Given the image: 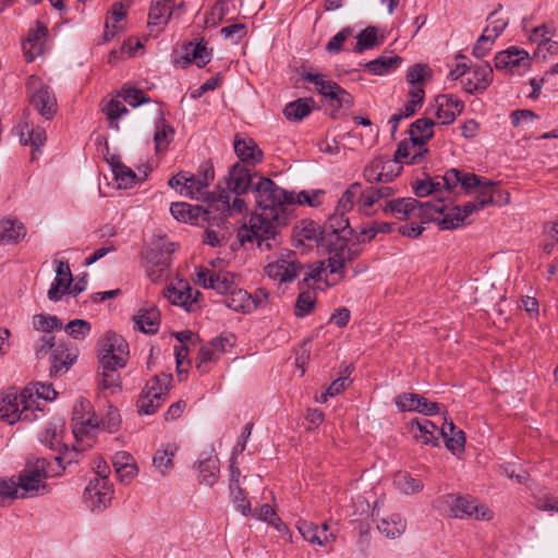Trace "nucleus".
I'll use <instances>...</instances> for the list:
<instances>
[{"instance_id":"nucleus-1","label":"nucleus","mask_w":558,"mask_h":558,"mask_svg":"<svg viewBox=\"0 0 558 558\" xmlns=\"http://www.w3.org/2000/svg\"><path fill=\"white\" fill-rule=\"evenodd\" d=\"M254 194L260 211L238 229L236 236L242 246L255 242L260 251H272L282 243L280 228L287 225V207L294 205V193L260 177Z\"/></svg>"},{"instance_id":"nucleus-2","label":"nucleus","mask_w":558,"mask_h":558,"mask_svg":"<svg viewBox=\"0 0 558 558\" xmlns=\"http://www.w3.org/2000/svg\"><path fill=\"white\" fill-rule=\"evenodd\" d=\"M345 214L336 209L323 225L326 248L329 253L327 262L331 275L330 279H326L328 287H335L344 279L345 265L357 258L362 252L361 248L349 246L348 235L353 234V228Z\"/></svg>"},{"instance_id":"nucleus-3","label":"nucleus","mask_w":558,"mask_h":558,"mask_svg":"<svg viewBox=\"0 0 558 558\" xmlns=\"http://www.w3.org/2000/svg\"><path fill=\"white\" fill-rule=\"evenodd\" d=\"M129 357V351H105L99 356L97 380L101 391L110 395L121 391V376L118 371L126 366Z\"/></svg>"},{"instance_id":"nucleus-4","label":"nucleus","mask_w":558,"mask_h":558,"mask_svg":"<svg viewBox=\"0 0 558 558\" xmlns=\"http://www.w3.org/2000/svg\"><path fill=\"white\" fill-rule=\"evenodd\" d=\"M172 375L160 373L153 376L143 388L136 402L140 414L151 415L166 401L172 386Z\"/></svg>"},{"instance_id":"nucleus-5","label":"nucleus","mask_w":558,"mask_h":558,"mask_svg":"<svg viewBox=\"0 0 558 558\" xmlns=\"http://www.w3.org/2000/svg\"><path fill=\"white\" fill-rule=\"evenodd\" d=\"M26 90L31 106L47 121H51L58 112V100L50 86L36 75L26 82Z\"/></svg>"},{"instance_id":"nucleus-6","label":"nucleus","mask_w":558,"mask_h":558,"mask_svg":"<svg viewBox=\"0 0 558 558\" xmlns=\"http://www.w3.org/2000/svg\"><path fill=\"white\" fill-rule=\"evenodd\" d=\"M49 461L37 458L34 463L28 462L19 477L21 497H32L46 493V478L48 477Z\"/></svg>"},{"instance_id":"nucleus-7","label":"nucleus","mask_w":558,"mask_h":558,"mask_svg":"<svg viewBox=\"0 0 558 558\" xmlns=\"http://www.w3.org/2000/svg\"><path fill=\"white\" fill-rule=\"evenodd\" d=\"M302 78L308 83L315 85L316 90L328 98L329 100L336 101L333 107L336 110L342 108L350 109L354 105L353 96L341 87L338 83L327 80L326 75L322 73L304 72Z\"/></svg>"},{"instance_id":"nucleus-8","label":"nucleus","mask_w":558,"mask_h":558,"mask_svg":"<svg viewBox=\"0 0 558 558\" xmlns=\"http://www.w3.org/2000/svg\"><path fill=\"white\" fill-rule=\"evenodd\" d=\"M444 502L450 507V513L454 518H474L476 520L489 521L493 519V511L485 505L480 504L470 496L447 495Z\"/></svg>"},{"instance_id":"nucleus-9","label":"nucleus","mask_w":558,"mask_h":558,"mask_svg":"<svg viewBox=\"0 0 558 558\" xmlns=\"http://www.w3.org/2000/svg\"><path fill=\"white\" fill-rule=\"evenodd\" d=\"M209 208L213 210L211 223H222L232 213L242 214L246 210V204L241 195L231 197L229 192H220L217 196L210 195L208 202Z\"/></svg>"},{"instance_id":"nucleus-10","label":"nucleus","mask_w":558,"mask_h":558,"mask_svg":"<svg viewBox=\"0 0 558 558\" xmlns=\"http://www.w3.org/2000/svg\"><path fill=\"white\" fill-rule=\"evenodd\" d=\"M434 126L435 122L429 118H418L411 123L409 135L414 144H420V151L414 153L409 163L418 165L426 158L429 153L426 144L434 137Z\"/></svg>"},{"instance_id":"nucleus-11","label":"nucleus","mask_w":558,"mask_h":558,"mask_svg":"<svg viewBox=\"0 0 558 558\" xmlns=\"http://www.w3.org/2000/svg\"><path fill=\"white\" fill-rule=\"evenodd\" d=\"M494 63L497 70H507L512 74H521L530 69L531 58L525 50L512 46L497 52Z\"/></svg>"},{"instance_id":"nucleus-12","label":"nucleus","mask_w":558,"mask_h":558,"mask_svg":"<svg viewBox=\"0 0 558 558\" xmlns=\"http://www.w3.org/2000/svg\"><path fill=\"white\" fill-rule=\"evenodd\" d=\"M112 496V485L104 480H90L84 492L86 505L94 512H101L108 508Z\"/></svg>"},{"instance_id":"nucleus-13","label":"nucleus","mask_w":558,"mask_h":558,"mask_svg":"<svg viewBox=\"0 0 558 558\" xmlns=\"http://www.w3.org/2000/svg\"><path fill=\"white\" fill-rule=\"evenodd\" d=\"M292 252H288L287 258L279 257L277 260L269 263L265 267V274L280 283L293 281L302 270V264L293 257Z\"/></svg>"},{"instance_id":"nucleus-14","label":"nucleus","mask_w":558,"mask_h":558,"mask_svg":"<svg viewBox=\"0 0 558 558\" xmlns=\"http://www.w3.org/2000/svg\"><path fill=\"white\" fill-rule=\"evenodd\" d=\"M170 213L174 219L190 225H198L199 221L211 223L213 210L209 204L206 207L190 205L183 202L172 203Z\"/></svg>"},{"instance_id":"nucleus-15","label":"nucleus","mask_w":558,"mask_h":558,"mask_svg":"<svg viewBox=\"0 0 558 558\" xmlns=\"http://www.w3.org/2000/svg\"><path fill=\"white\" fill-rule=\"evenodd\" d=\"M99 423L95 415H88L81 421H72V432L75 437L74 449L77 451L86 450L94 446Z\"/></svg>"},{"instance_id":"nucleus-16","label":"nucleus","mask_w":558,"mask_h":558,"mask_svg":"<svg viewBox=\"0 0 558 558\" xmlns=\"http://www.w3.org/2000/svg\"><path fill=\"white\" fill-rule=\"evenodd\" d=\"M471 75L462 81L463 89L470 95L483 94L492 84L494 71L488 62L471 66Z\"/></svg>"},{"instance_id":"nucleus-17","label":"nucleus","mask_w":558,"mask_h":558,"mask_svg":"<svg viewBox=\"0 0 558 558\" xmlns=\"http://www.w3.org/2000/svg\"><path fill=\"white\" fill-rule=\"evenodd\" d=\"M435 116L441 124L449 125L464 109V102L452 94H441L435 97Z\"/></svg>"},{"instance_id":"nucleus-18","label":"nucleus","mask_w":558,"mask_h":558,"mask_svg":"<svg viewBox=\"0 0 558 558\" xmlns=\"http://www.w3.org/2000/svg\"><path fill=\"white\" fill-rule=\"evenodd\" d=\"M47 35V26L37 21L36 27L29 29L26 39L22 43V49L26 62H33L37 57L44 53Z\"/></svg>"},{"instance_id":"nucleus-19","label":"nucleus","mask_w":558,"mask_h":558,"mask_svg":"<svg viewBox=\"0 0 558 558\" xmlns=\"http://www.w3.org/2000/svg\"><path fill=\"white\" fill-rule=\"evenodd\" d=\"M233 148L242 163L255 167L264 159L263 150L252 137H242L240 134H235Z\"/></svg>"},{"instance_id":"nucleus-20","label":"nucleus","mask_w":558,"mask_h":558,"mask_svg":"<svg viewBox=\"0 0 558 558\" xmlns=\"http://www.w3.org/2000/svg\"><path fill=\"white\" fill-rule=\"evenodd\" d=\"M252 186V174L250 169L244 165L236 162L230 170L227 178V190L221 192H229L234 195H243L248 192Z\"/></svg>"},{"instance_id":"nucleus-21","label":"nucleus","mask_w":558,"mask_h":558,"mask_svg":"<svg viewBox=\"0 0 558 558\" xmlns=\"http://www.w3.org/2000/svg\"><path fill=\"white\" fill-rule=\"evenodd\" d=\"M183 56L182 66L185 68L192 63H195L198 68H204L211 60V49L207 48V43L204 38H199L198 41H189L182 46Z\"/></svg>"},{"instance_id":"nucleus-22","label":"nucleus","mask_w":558,"mask_h":558,"mask_svg":"<svg viewBox=\"0 0 558 558\" xmlns=\"http://www.w3.org/2000/svg\"><path fill=\"white\" fill-rule=\"evenodd\" d=\"M198 291L193 294V289L187 282L180 281L178 287L170 286L165 292V296L173 304L183 307L186 312H193Z\"/></svg>"},{"instance_id":"nucleus-23","label":"nucleus","mask_w":558,"mask_h":558,"mask_svg":"<svg viewBox=\"0 0 558 558\" xmlns=\"http://www.w3.org/2000/svg\"><path fill=\"white\" fill-rule=\"evenodd\" d=\"M56 264V277L47 293L48 299L52 302L60 301L73 282L69 263L57 260Z\"/></svg>"},{"instance_id":"nucleus-24","label":"nucleus","mask_w":558,"mask_h":558,"mask_svg":"<svg viewBox=\"0 0 558 558\" xmlns=\"http://www.w3.org/2000/svg\"><path fill=\"white\" fill-rule=\"evenodd\" d=\"M21 393H7L0 399V418L9 424L21 420H29L24 404L20 400Z\"/></svg>"},{"instance_id":"nucleus-25","label":"nucleus","mask_w":558,"mask_h":558,"mask_svg":"<svg viewBox=\"0 0 558 558\" xmlns=\"http://www.w3.org/2000/svg\"><path fill=\"white\" fill-rule=\"evenodd\" d=\"M28 116L29 112L25 109L23 111L22 121L16 126L19 130L20 143L23 146L39 148L47 140L46 130L39 125L31 126L27 121Z\"/></svg>"},{"instance_id":"nucleus-26","label":"nucleus","mask_w":558,"mask_h":558,"mask_svg":"<svg viewBox=\"0 0 558 558\" xmlns=\"http://www.w3.org/2000/svg\"><path fill=\"white\" fill-rule=\"evenodd\" d=\"M418 201L413 197H398L388 199L381 207L385 215L393 216L399 220H407L411 216H414L415 206Z\"/></svg>"},{"instance_id":"nucleus-27","label":"nucleus","mask_w":558,"mask_h":558,"mask_svg":"<svg viewBox=\"0 0 558 558\" xmlns=\"http://www.w3.org/2000/svg\"><path fill=\"white\" fill-rule=\"evenodd\" d=\"M174 128L166 120L163 111L160 110L155 123V151L161 153L167 150L174 138Z\"/></svg>"},{"instance_id":"nucleus-28","label":"nucleus","mask_w":558,"mask_h":558,"mask_svg":"<svg viewBox=\"0 0 558 558\" xmlns=\"http://www.w3.org/2000/svg\"><path fill=\"white\" fill-rule=\"evenodd\" d=\"M26 235V228L16 218L5 217L0 220V244H16Z\"/></svg>"},{"instance_id":"nucleus-29","label":"nucleus","mask_w":558,"mask_h":558,"mask_svg":"<svg viewBox=\"0 0 558 558\" xmlns=\"http://www.w3.org/2000/svg\"><path fill=\"white\" fill-rule=\"evenodd\" d=\"M296 527L303 538L314 545L326 546L335 541L336 536L332 533L320 531L319 526L306 520H300Z\"/></svg>"},{"instance_id":"nucleus-30","label":"nucleus","mask_w":558,"mask_h":558,"mask_svg":"<svg viewBox=\"0 0 558 558\" xmlns=\"http://www.w3.org/2000/svg\"><path fill=\"white\" fill-rule=\"evenodd\" d=\"M410 428L413 437L423 445L438 446L436 436L437 426L427 418H415L410 422Z\"/></svg>"},{"instance_id":"nucleus-31","label":"nucleus","mask_w":558,"mask_h":558,"mask_svg":"<svg viewBox=\"0 0 558 558\" xmlns=\"http://www.w3.org/2000/svg\"><path fill=\"white\" fill-rule=\"evenodd\" d=\"M133 319L140 331L147 335H154L159 329L160 313L156 306L141 308Z\"/></svg>"},{"instance_id":"nucleus-32","label":"nucleus","mask_w":558,"mask_h":558,"mask_svg":"<svg viewBox=\"0 0 558 558\" xmlns=\"http://www.w3.org/2000/svg\"><path fill=\"white\" fill-rule=\"evenodd\" d=\"M34 396L41 398L45 401H51L56 399L57 391L53 389L51 384L36 383L29 387H26L21 391V402L24 404V409H31L34 404Z\"/></svg>"},{"instance_id":"nucleus-33","label":"nucleus","mask_w":558,"mask_h":558,"mask_svg":"<svg viewBox=\"0 0 558 558\" xmlns=\"http://www.w3.org/2000/svg\"><path fill=\"white\" fill-rule=\"evenodd\" d=\"M440 435L445 445L452 453L461 452L464 449L465 436L462 429H459L452 421L445 422L440 428Z\"/></svg>"},{"instance_id":"nucleus-34","label":"nucleus","mask_w":558,"mask_h":558,"mask_svg":"<svg viewBox=\"0 0 558 558\" xmlns=\"http://www.w3.org/2000/svg\"><path fill=\"white\" fill-rule=\"evenodd\" d=\"M294 233L301 243L308 241L318 244L320 242L326 246L324 228L314 220H302L301 225L294 228Z\"/></svg>"},{"instance_id":"nucleus-35","label":"nucleus","mask_w":558,"mask_h":558,"mask_svg":"<svg viewBox=\"0 0 558 558\" xmlns=\"http://www.w3.org/2000/svg\"><path fill=\"white\" fill-rule=\"evenodd\" d=\"M126 17V10L122 2H114L107 14V20L105 23L104 31V41H111L117 34L120 32L121 27L118 25L121 21Z\"/></svg>"},{"instance_id":"nucleus-36","label":"nucleus","mask_w":558,"mask_h":558,"mask_svg":"<svg viewBox=\"0 0 558 558\" xmlns=\"http://www.w3.org/2000/svg\"><path fill=\"white\" fill-rule=\"evenodd\" d=\"M223 303L232 311L241 313H252L255 311V304L252 301L251 294L240 288L234 287L227 296Z\"/></svg>"},{"instance_id":"nucleus-37","label":"nucleus","mask_w":558,"mask_h":558,"mask_svg":"<svg viewBox=\"0 0 558 558\" xmlns=\"http://www.w3.org/2000/svg\"><path fill=\"white\" fill-rule=\"evenodd\" d=\"M198 483L206 486H214L220 474L219 459L216 456H209L198 461Z\"/></svg>"},{"instance_id":"nucleus-38","label":"nucleus","mask_w":558,"mask_h":558,"mask_svg":"<svg viewBox=\"0 0 558 558\" xmlns=\"http://www.w3.org/2000/svg\"><path fill=\"white\" fill-rule=\"evenodd\" d=\"M314 104L315 101L311 97L299 98L286 105L283 114L289 121L300 122L312 113Z\"/></svg>"},{"instance_id":"nucleus-39","label":"nucleus","mask_w":558,"mask_h":558,"mask_svg":"<svg viewBox=\"0 0 558 558\" xmlns=\"http://www.w3.org/2000/svg\"><path fill=\"white\" fill-rule=\"evenodd\" d=\"M447 206L445 205L442 199H438L436 202L427 201L420 202L415 206L414 217L420 218L422 223H427L430 221L440 220L439 216L444 214Z\"/></svg>"},{"instance_id":"nucleus-40","label":"nucleus","mask_w":558,"mask_h":558,"mask_svg":"<svg viewBox=\"0 0 558 558\" xmlns=\"http://www.w3.org/2000/svg\"><path fill=\"white\" fill-rule=\"evenodd\" d=\"M402 63V58L398 54H381L364 64L365 70L374 75H386L397 69Z\"/></svg>"},{"instance_id":"nucleus-41","label":"nucleus","mask_w":558,"mask_h":558,"mask_svg":"<svg viewBox=\"0 0 558 558\" xmlns=\"http://www.w3.org/2000/svg\"><path fill=\"white\" fill-rule=\"evenodd\" d=\"M76 359L77 354L72 351H51L48 357L50 376H59L68 372Z\"/></svg>"},{"instance_id":"nucleus-42","label":"nucleus","mask_w":558,"mask_h":558,"mask_svg":"<svg viewBox=\"0 0 558 558\" xmlns=\"http://www.w3.org/2000/svg\"><path fill=\"white\" fill-rule=\"evenodd\" d=\"M173 4L174 0H153L148 12L149 24H167L171 19Z\"/></svg>"},{"instance_id":"nucleus-43","label":"nucleus","mask_w":558,"mask_h":558,"mask_svg":"<svg viewBox=\"0 0 558 558\" xmlns=\"http://www.w3.org/2000/svg\"><path fill=\"white\" fill-rule=\"evenodd\" d=\"M178 447L173 444H167L158 449L153 457V465L162 475L167 474L173 468V458Z\"/></svg>"},{"instance_id":"nucleus-44","label":"nucleus","mask_w":558,"mask_h":558,"mask_svg":"<svg viewBox=\"0 0 558 558\" xmlns=\"http://www.w3.org/2000/svg\"><path fill=\"white\" fill-rule=\"evenodd\" d=\"M405 520L400 514H391L388 518H383L377 524L378 531L387 538L395 539L405 531Z\"/></svg>"},{"instance_id":"nucleus-45","label":"nucleus","mask_w":558,"mask_h":558,"mask_svg":"<svg viewBox=\"0 0 558 558\" xmlns=\"http://www.w3.org/2000/svg\"><path fill=\"white\" fill-rule=\"evenodd\" d=\"M393 484L397 489L404 495L420 493L424 487V484L420 478L414 477L404 471H399L395 474Z\"/></svg>"},{"instance_id":"nucleus-46","label":"nucleus","mask_w":558,"mask_h":558,"mask_svg":"<svg viewBox=\"0 0 558 558\" xmlns=\"http://www.w3.org/2000/svg\"><path fill=\"white\" fill-rule=\"evenodd\" d=\"M299 290L300 293L295 301L294 315L296 317L303 318L313 311L317 295L315 288L305 287Z\"/></svg>"},{"instance_id":"nucleus-47","label":"nucleus","mask_w":558,"mask_h":558,"mask_svg":"<svg viewBox=\"0 0 558 558\" xmlns=\"http://www.w3.org/2000/svg\"><path fill=\"white\" fill-rule=\"evenodd\" d=\"M412 182V190L416 197H426L442 191L440 175L429 177Z\"/></svg>"},{"instance_id":"nucleus-48","label":"nucleus","mask_w":558,"mask_h":558,"mask_svg":"<svg viewBox=\"0 0 558 558\" xmlns=\"http://www.w3.org/2000/svg\"><path fill=\"white\" fill-rule=\"evenodd\" d=\"M119 189H129L135 184L136 173L119 160L110 162Z\"/></svg>"},{"instance_id":"nucleus-49","label":"nucleus","mask_w":558,"mask_h":558,"mask_svg":"<svg viewBox=\"0 0 558 558\" xmlns=\"http://www.w3.org/2000/svg\"><path fill=\"white\" fill-rule=\"evenodd\" d=\"M356 44L352 49L355 53H362L365 50L373 49L381 44L377 37V28L375 26H367L362 29L356 36Z\"/></svg>"},{"instance_id":"nucleus-50","label":"nucleus","mask_w":558,"mask_h":558,"mask_svg":"<svg viewBox=\"0 0 558 558\" xmlns=\"http://www.w3.org/2000/svg\"><path fill=\"white\" fill-rule=\"evenodd\" d=\"M433 73L425 63H415L411 65L405 74L407 83L411 86L424 87L428 80H432Z\"/></svg>"},{"instance_id":"nucleus-51","label":"nucleus","mask_w":558,"mask_h":558,"mask_svg":"<svg viewBox=\"0 0 558 558\" xmlns=\"http://www.w3.org/2000/svg\"><path fill=\"white\" fill-rule=\"evenodd\" d=\"M330 270V268L328 267ZM331 275L330 272L327 274V268L324 265V262H317L314 265L310 266V270L304 274L303 279L299 282V289H303L305 287L313 288L311 286V281L314 282H320L324 280V283H326V279H330ZM327 288H329L327 284H325Z\"/></svg>"},{"instance_id":"nucleus-52","label":"nucleus","mask_w":558,"mask_h":558,"mask_svg":"<svg viewBox=\"0 0 558 558\" xmlns=\"http://www.w3.org/2000/svg\"><path fill=\"white\" fill-rule=\"evenodd\" d=\"M184 174L186 181H184V187L179 189V193L181 195L198 199L208 194L204 187V184L199 181V179L195 178L194 173L184 171Z\"/></svg>"},{"instance_id":"nucleus-53","label":"nucleus","mask_w":558,"mask_h":558,"mask_svg":"<svg viewBox=\"0 0 558 558\" xmlns=\"http://www.w3.org/2000/svg\"><path fill=\"white\" fill-rule=\"evenodd\" d=\"M143 256L147 264L156 267L159 272H162L170 266V259L163 253V250L159 244H155L154 246L146 248Z\"/></svg>"},{"instance_id":"nucleus-54","label":"nucleus","mask_w":558,"mask_h":558,"mask_svg":"<svg viewBox=\"0 0 558 558\" xmlns=\"http://www.w3.org/2000/svg\"><path fill=\"white\" fill-rule=\"evenodd\" d=\"M376 236L373 222L362 223L356 229H353V234L348 235L349 246L360 248L363 243H369Z\"/></svg>"},{"instance_id":"nucleus-55","label":"nucleus","mask_w":558,"mask_h":558,"mask_svg":"<svg viewBox=\"0 0 558 558\" xmlns=\"http://www.w3.org/2000/svg\"><path fill=\"white\" fill-rule=\"evenodd\" d=\"M361 194V183L350 184L338 201L337 211L348 213L356 205L357 195Z\"/></svg>"},{"instance_id":"nucleus-56","label":"nucleus","mask_w":558,"mask_h":558,"mask_svg":"<svg viewBox=\"0 0 558 558\" xmlns=\"http://www.w3.org/2000/svg\"><path fill=\"white\" fill-rule=\"evenodd\" d=\"M399 173H397V175ZM363 177L369 183L390 182L393 179L392 174L384 172V166L380 160H374L369 166H367L363 171Z\"/></svg>"},{"instance_id":"nucleus-57","label":"nucleus","mask_w":558,"mask_h":558,"mask_svg":"<svg viewBox=\"0 0 558 558\" xmlns=\"http://www.w3.org/2000/svg\"><path fill=\"white\" fill-rule=\"evenodd\" d=\"M442 218L438 220L439 230H454L463 226L464 219L460 214L459 205H454L449 210H445Z\"/></svg>"},{"instance_id":"nucleus-58","label":"nucleus","mask_w":558,"mask_h":558,"mask_svg":"<svg viewBox=\"0 0 558 558\" xmlns=\"http://www.w3.org/2000/svg\"><path fill=\"white\" fill-rule=\"evenodd\" d=\"M415 151H420V144H414L411 137L402 140L395 151L393 160L397 163L405 162L410 165L409 161Z\"/></svg>"},{"instance_id":"nucleus-59","label":"nucleus","mask_w":558,"mask_h":558,"mask_svg":"<svg viewBox=\"0 0 558 558\" xmlns=\"http://www.w3.org/2000/svg\"><path fill=\"white\" fill-rule=\"evenodd\" d=\"M172 336L179 341V345H175L174 349H190V347L205 349L199 335L192 330L173 332Z\"/></svg>"},{"instance_id":"nucleus-60","label":"nucleus","mask_w":558,"mask_h":558,"mask_svg":"<svg viewBox=\"0 0 558 558\" xmlns=\"http://www.w3.org/2000/svg\"><path fill=\"white\" fill-rule=\"evenodd\" d=\"M234 287V280L228 272H215L214 278L209 280V289H213L217 293L223 294L225 296H227L228 293H230Z\"/></svg>"},{"instance_id":"nucleus-61","label":"nucleus","mask_w":558,"mask_h":558,"mask_svg":"<svg viewBox=\"0 0 558 558\" xmlns=\"http://www.w3.org/2000/svg\"><path fill=\"white\" fill-rule=\"evenodd\" d=\"M121 97L123 101L133 108L150 102V97H148L143 90L134 87L123 86L121 89Z\"/></svg>"},{"instance_id":"nucleus-62","label":"nucleus","mask_w":558,"mask_h":558,"mask_svg":"<svg viewBox=\"0 0 558 558\" xmlns=\"http://www.w3.org/2000/svg\"><path fill=\"white\" fill-rule=\"evenodd\" d=\"M495 183L493 181H489L487 179L483 180V184L477 187L478 189V195L476 197V203L478 206L483 209L487 205L490 204H499V199H495V193H494Z\"/></svg>"},{"instance_id":"nucleus-63","label":"nucleus","mask_w":558,"mask_h":558,"mask_svg":"<svg viewBox=\"0 0 558 558\" xmlns=\"http://www.w3.org/2000/svg\"><path fill=\"white\" fill-rule=\"evenodd\" d=\"M33 326L36 330L50 332L54 329H61L62 323L57 316L38 314L33 317Z\"/></svg>"},{"instance_id":"nucleus-64","label":"nucleus","mask_w":558,"mask_h":558,"mask_svg":"<svg viewBox=\"0 0 558 558\" xmlns=\"http://www.w3.org/2000/svg\"><path fill=\"white\" fill-rule=\"evenodd\" d=\"M488 33L489 27L487 26L473 46L472 54L477 59L486 57L493 49L495 39Z\"/></svg>"}]
</instances>
